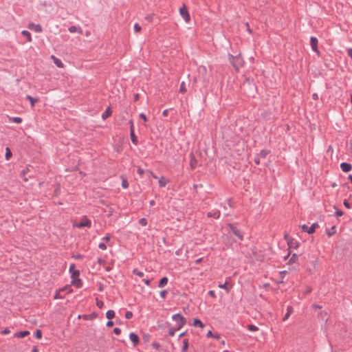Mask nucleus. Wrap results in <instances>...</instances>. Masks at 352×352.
<instances>
[{
    "label": "nucleus",
    "mask_w": 352,
    "mask_h": 352,
    "mask_svg": "<svg viewBox=\"0 0 352 352\" xmlns=\"http://www.w3.org/2000/svg\"><path fill=\"white\" fill-rule=\"evenodd\" d=\"M140 118H142L144 120V122H145L147 121L146 116L144 113H140Z\"/></svg>",
    "instance_id": "nucleus-49"
},
{
    "label": "nucleus",
    "mask_w": 352,
    "mask_h": 352,
    "mask_svg": "<svg viewBox=\"0 0 352 352\" xmlns=\"http://www.w3.org/2000/svg\"><path fill=\"white\" fill-rule=\"evenodd\" d=\"M111 238V236L109 234H106L104 237H103V240L106 242H109L110 241Z\"/></svg>",
    "instance_id": "nucleus-42"
},
{
    "label": "nucleus",
    "mask_w": 352,
    "mask_h": 352,
    "mask_svg": "<svg viewBox=\"0 0 352 352\" xmlns=\"http://www.w3.org/2000/svg\"><path fill=\"white\" fill-rule=\"evenodd\" d=\"M336 232V228L335 226H332L329 230L327 231V234L329 236H331L332 235L335 234Z\"/></svg>",
    "instance_id": "nucleus-20"
},
{
    "label": "nucleus",
    "mask_w": 352,
    "mask_h": 352,
    "mask_svg": "<svg viewBox=\"0 0 352 352\" xmlns=\"http://www.w3.org/2000/svg\"><path fill=\"white\" fill-rule=\"evenodd\" d=\"M148 173L149 174H151V175L153 176V177L154 179H159V178L157 177V175H155V174H153V173L152 171L148 170Z\"/></svg>",
    "instance_id": "nucleus-58"
},
{
    "label": "nucleus",
    "mask_w": 352,
    "mask_h": 352,
    "mask_svg": "<svg viewBox=\"0 0 352 352\" xmlns=\"http://www.w3.org/2000/svg\"><path fill=\"white\" fill-rule=\"evenodd\" d=\"M168 283V278L166 277H163L160 283H159V287H164L166 284Z\"/></svg>",
    "instance_id": "nucleus-19"
},
{
    "label": "nucleus",
    "mask_w": 352,
    "mask_h": 352,
    "mask_svg": "<svg viewBox=\"0 0 352 352\" xmlns=\"http://www.w3.org/2000/svg\"><path fill=\"white\" fill-rule=\"evenodd\" d=\"M122 186L123 188L126 189L129 187V183L126 178L122 177Z\"/></svg>",
    "instance_id": "nucleus-26"
},
{
    "label": "nucleus",
    "mask_w": 352,
    "mask_h": 352,
    "mask_svg": "<svg viewBox=\"0 0 352 352\" xmlns=\"http://www.w3.org/2000/svg\"><path fill=\"white\" fill-rule=\"evenodd\" d=\"M208 217H214L215 219H218V218H219V217H220V212H215L214 213V214H212H212L210 212V213H208Z\"/></svg>",
    "instance_id": "nucleus-36"
},
{
    "label": "nucleus",
    "mask_w": 352,
    "mask_h": 352,
    "mask_svg": "<svg viewBox=\"0 0 352 352\" xmlns=\"http://www.w3.org/2000/svg\"><path fill=\"white\" fill-rule=\"evenodd\" d=\"M193 325L195 327L198 326L201 329H203L204 327V324H203V322L198 318L194 319Z\"/></svg>",
    "instance_id": "nucleus-17"
},
{
    "label": "nucleus",
    "mask_w": 352,
    "mask_h": 352,
    "mask_svg": "<svg viewBox=\"0 0 352 352\" xmlns=\"http://www.w3.org/2000/svg\"><path fill=\"white\" fill-rule=\"evenodd\" d=\"M21 34L27 38L28 42L32 41V36H31V34L28 31L23 30L21 32Z\"/></svg>",
    "instance_id": "nucleus-16"
},
{
    "label": "nucleus",
    "mask_w": 352,
    "mask_h": 352,
    "mask_svg": "<svg viewBox=\"0 0 352 352\" xmlns=\"http://www.w3.org/2000/svg\"><path fill=\"white\" fill-rule=\"evenodd\" d=\"M138 174H140V175H142L144 173V170L143 169H142L141 168H139L138 169Z\"/></svg>",
    "instance_id": "nucleus-57"
},
{
    "label": "nucleus",
    "mask_w": 352,
    "mask_h": 352,
    "mask_svg": "<svg viewBox=\"0 0 352 352\" xmlns=\"http://www.w3.org/2000/svg\"><path fill=\"white\" fill-rule=\"evenodd\" d=\"M112 113V111L111 107H107L105 111L102 114V118L103 120H106L107 118H109Z\"/></svg>",
    "instance_id": "nucleus-15"
},
{
    "label": "nucleus",
    "mask_w": 352,
    "mask_h": 352,
    "mask_svg": "<svg viewBox=\"0 0 352 352\" xmlns=\"http://www.w3.org/2000/svg\"><path fill=\"white\" fill-rule=\"evenodd\" d=\"M91 225V221L88 219L86 217H83L79 223H74V226L76 228H83L87 227L90 228Z\"/></svg>",
    "instance_id": "nucleus-4"
},
{
    "label": "nucleus",
    "mask_w": 352,
    "mask_h": 352,
    "mask_svg": "<svg viewBox=\"0 0 352 352\" xmlns=\"http://www.w3.org/2000/svg\"><path fill=\"white\" fill-rule=\"evenodd\" d=\"M312 98H313L314 100H318V95L317 94H316V93H315V94H314L312 95Z\"/></svg>",
    "instance_id": "nucleus-62"
},
{
    "label": "nucleus",
    "mask_w": 352,
    "mask_h": 352,
    "mask_svg": "<svg viewBox=\"0 0 352 352\" xmlns=\"http://www.w3.org/2000/svg\"><path fill=\"white\" fill-rule=\"evenodd\" d=\"M336 214L338 216H339V217H341V216H342L343 212L342 211H340V210H338V211L336 212Z\"/></svg>",
    "instance_id": "nucleus-64"
},
{
    "label": "nucleus",
    "mask_w": 352,
    "mask_h": 352,
    "mask_svg": "<svg viewBox=\"0 0 352 352\" xmlns=\"http://www.w3.org/2000/svg\"><path fill=\"white\" fill-rule=\"evenodd\" d=\"M268 153H269V152L267 151H265V150L261 151L259 153V157H261L262 158H265L267 155Z\"/></svg>",
    "instance_id": "nucleus-34"
},
{
    "label": "nucleus",
    "mask_w": 352,
    "mask_h": 352,
    "mask_svg": "<svg viewBox=\"0 0 352 352\" xmlns=\"http://www.w3.org/2000/svg\"><path fill=\"white\" fill-rule=\"evenodd\" d=\"M74 267H75L74 264H72V265H70V267H69V272H73L74 270H76L74 269Z\"/></svg>",
    "instance_id": "nucleus-61"
},
{
    "label": "nucleus",
    "mask_w": 352,
    "mask_h": 352,
    "mask_svg": "<svg viewBox=\"0 0 352 352\" xmlns=\"http://www.w3.org/2000/svg\"><path fill=\"white\" fill-rule=\"evenodd\" d=\"M98 247L102 250H105L107 249V245L104 243H99Z\"/></svg>",
    "instance_id": "nucleus-44"
},
{
    "label": "nucleus",
    "mask_w": 352,
    "mask_h": 352,
    "mask_svg": "<svg viewBox=\"0 0 352 352\" xmlns=\"http://www.w3.org/2000/svg\"><path fill=\"white\" fill-rule=\"evenodd\" d=\"M179 14L186 23L190 22V16L189 12L187 10V8H186V5H183L179 8Z\"/></svg>",
    "instance_id": "nucleus-3"
},
{
    "label": "nucleus",
    "mask_w": 352,
    "mask_h": 352,
    "mask_svg": "<svg viewBox=\"0 0 352 352\" xmlns=\"http://www.w3.org/2000/svg\"><path fill=\"white\" fill-rule=\"evenodd\" d=\"M229 60L236 70H238L243 65V60H242L240 55L234 56L230 54Z\"/></svg>",
    "instance_id": "nucleus-1"
},
{
    "label": "nucleus",
    "mask_w": 352,
    "mask_h": 352,
    "mask_svg": "<svg viewBox=\"0 0 352 352\" xmlns=\"http://www.w3.org/2000/svg\"><path fill=\"white\" fill-rule=\"evenodd\" d=\"M69 31L71 33L78 32L80 34H82V30L79 26L72 25L69 28Z\"/></svg>",
    "instance_id": "nucleus-10"
},
{
    "label": "nucleus",
    "mask_w": 352,
    "mask_h": 352,
    "mask_svg": "<svg viewBox=\"0 0 352 352\" xmlns=\"http://www.w3.org/2000/svg\"><path fill=\"white\" fill-rule=\"evenodd\" d=\"M71 283L72 285L75 286L77 288H80L82 287L81 280L78 278V277L76 278H72Z\"/></svg>",
    "instance_id": "nucleus-13"
},
{
    "label": "nucleus",
    "mask_w": 352,
    "mask_h": 352,
    "mask_svg": "<svg viewBox=\"0 0 352 352\" xmlns=\"http://www.w3.org/2000/svg\"><path fill=\"white\" fill-rule=\"evenodd\" d=\"M179 92L182 94H184L186 92V84L184 82H182L180 85Z\"/></svg>",
    "instance_id": "nucleus-27"
},
{
    "label": "nucleus",
    "mask_w": 352,
    "mask_h": 352,
    "mask_svg": "<svg viewBox=\"0 0 352 352\" xmlns=\"http://www.w3.org/2000/svg\"><path fill=\"white\" fill-rule=\"evenodd\" d=\"M248 329L250 331H256L258 330V328L256 326L254 325V324H249L248 326Z\"/></svg>",
    "instance_id": "nucleus-31"
},
{
    "label": "nucleus",
    "mask_w": 352,
    "mask_h": 352,
    "mask_svg": "<svg viewBox=\"0 0 352 352\" xmlns=\"http://www.w3.org/2000/svg\"><path fill=\"white\" fill-rule=\"evenodd\" d=\"M61 289H58V291H56L55 295H54V299H62L64 298V296L61 294Z\"/></svg>",
    "instance_id": "nucleus-24"
},
{
    "label": "nucleus",
    "mask_w": 352,
    "mask_h": 352,
    "mask_svg": "<svg viewBox=\"0 0 352 352\" xmlns=\"http://www.w3.org/2000/svg\"><path fill=\"white\" fill-rule=\"evenodd\" d=\"M167 291L166 290H162L160 292V296L162 298H165V297L166 296V294H167Z\"/></svg>",
    "instance_id": "nucleus-46"
},
{
    "label": "nucleus",
    "mask_w": 352,
    "mask_h": 352,
    "mask_svg": "<svg viewBox=\"0 0 352 352\" xmlns=\"http://www.w3.org/2000/svg\"><path fill=\"white\" fill-rule=\"evenodd\" d=\"M35 336L38 339H41L42 338V333L40 330H37L35 333Z\"/></svg>",
    "instance_id": "nucleus-39"
},
{
    "label": "nucleus",
    "mask_w": 352,
    "mask_h": 352,
    "mask_svg": "<svg viewBox=\"0 0 352 352\" xmlns=\"http://www.w3.org/2000/svg\"><path fill=\"white\" fill-rule=\"evenodd\" d=\"M134 30L135 32H138L141 30V27L139 24L135 23L134 25Z\"/></svg>",
    "instance_id": "nucleus-45"
},
{
    "label": "nucleus",
    "mask_w": 352,
    "mask_h": 352,
    "mask_svg": "<svg viewBox=\"0 0 352 352\" xmlns=\"http://www.w3.org/2000/svg\"><path fill=\"white\" fill-rule=\"evenodd\" d=\"M129 122H130V133H131V131H134L133 122L132 120H131Z\"/></svg>",
    "instance_id": "nucleus-53"
},
{
    "label": "nucleus",
    "mask_w": 352,
    "mask_h": 352,
    "mask_svg": "<svg viewBox=\"0 0 352 352\" xmlns=\"http://www.w3.org/2000/svg\"><path fill=\"white\" fill-rule=\"evenodd\" d=\"M26 98L30 102L32 107H34L35 102L38 100V99H35L30 96H27Z\"/></svg>",
    "instance_id": "nucleus-21"
},
{
    "label": "nucleus",
    "mask_w": 352,
    "mask_h": 352,
    "mask_svg": "<svg viewBox=\"0 0 352 352\" xmlns=\"http://www.w3.org/2000/svg\"><path fill=\"white\" fill-rule=\"evenodd\" d=\"M51 59L54 61V64L58 67V68H63L64 64L61 61L60 59L58 58L54 55H52L50 56Z\"/></svg>",
    "instance_id": "nucleus-7"
},
{
    "label": "nucleus",
    "mask_w": 352,
    "mask_h": 352,
    "mask_svg": "<svg viewBox=\"0 0 352 352\" xmlns=\"http://www.w3.org/2000/svg\"><path fill=\"white\" fill-rule=\"evenodd\" d=\"M30 334V331H19L14 333V337L23 338Z\"/></svg>",
    "instance_id": "nucleus-14"
},
{
    "label": "nucleus",
    "mask_w": 352,
    "mask_h": 352,
    "mask_svg": "<svg viewBox=\"0 0 352 352\" xmlns=\"http://www.w3.org/2000/svg\"><path fill=\"white\" fill-rule=\"evenodd\" d=\"M301 228H302V231L306 232H307V233H308V228H309V227H308L307 226H306V225H302V226H301Z\"/></svg>",
    "instance_id": "nucleus-50"
},
{
    "label": "nucleus",
    "mask_w": 352,
    "mask_h": 352,
    "mask_svg": "<svg viewBox=\"0 0 352 352\" xmlns=\"http://www.w3.org/2000/svg\"><path fill=\"white\" fill-rule=\"evenodd\" d=\"M152 346H153V348H155V349H160V344H158V343H157V342H153V343L152 344Z\"/></svg>",
    "instance_id": "nucleus-51"
},
{
    "label": "nucleus",
    "mask_w": 352,
    "mask_h": 352,
    "mask_svg": "<svg viewBox=\"0 0 352 352\" xmlns=\"http://www.w3.org/2000/svg\"><path fill=\"white\" fill-rule=\"evenodd\" d=\"M287 272L286 271H282L280 272V277L281 278H283L286 274Z\"/></svg>",
    "instance_id": "nucleus-59"
},
{
    "label": "nucleus",
    "mask_w": 352,
    "mask_h": 352,
    "mask_svg": "<svg viewBox=\"0 0 352 352\" xmlns=\"http://www.w3.org/2000/svg\"><path fill=\"white\" fill-rule=\"evenodd\" d=\"M292 311H293L292 307L291 306H289L287 307V312L283 318V320H286L289 317V316L291 315Z\"/></svg>",
    "instance_id": "nucleus-22"
},
{
    "label": "nucleus",
    "mask_w": 352,
    "mask_h": 352,
    "mask_svg": "<svg viewBox=\"0 0 352 352\" xmlns=\"http://www.w3.org/2000/svg\"><path fill=\"white\" fill-rule=\"evenodd\" d=\"M130 135H131L132 142L134 144H138V138L135 136L134 131H131V133H130Z\"/></svg>",
    "instance_id": "nucleus-25"
},
{
    "label": "nucleus",
    "mask_w": 352,
    "mask_h": 352,
    "mask_svg": "<svg viewBox=\"0 0 352 352\" xmlns=\"http://www.w3.org/2000/svg\"><path fill=\"white\" fill-rule=\"evenodd\" d=\"M188 342L187 340H184V345L182 347V351L186 352L188 350Z\"/></svg>",
    "instance_id": "nucleus-33"
},
{
    "label": "nucleus",
    "mask_w": 352,
    "mask_h": 352,
    "mask_svg": "<svg viewBox=\"0 0 352 352\" xmlns=\"http://www.w3.org/2000/svg\"><path fill=\"white\" fill-rule=\"evenodd\" d=\"M61 291H67L68 293H71L72 292V289H70V287L69 286H65L63 288L60 289Z\"/></svg>",
    "instance_id": "nucleus-41"
},
{
    "label": "nucleus",
    "mask_w": 352,
    "mask_h": 352,
    "mask_svg": "<svg viewBox=\"0 0 352 352\" xmlns=\"http://www.w3.org/2000/svg\"><path fill=\"white\" fill-rule=\"evenodd\" d=\"M172 318L177 322V329H180L186 322V318L179 314L173 315Z\"/></svg>",
    "instance_id": "nucleus-2"
},
{
    "label": "nucleus",
    "mask_w": 352,
    "mask_h": 352,
    "mask_svg": "<svg viewBox=\"0 0 352 352\" xmlns=\"http://www.w3.org/2000/svg\"><path fill=\"white\" fill-rule=\"evenodd\" d=\"M227 282L224 283L223 284H220L219 285V287L221 289H224L227 292H229V289L227 287Z\"/></svg>",
    "instance_id": "nucleus-35"
},
{
    "label": "nucleus",
    "mask_w": 352,
    "mask_h": 352,
    "mask_svg": "<svg viewBox=\"0 0 352 352\" xmlns=\"http://www.w3.org/2000/svg\"><path fill=\"white\" fill-rule=\"evenodd\" d=\"M129 338L134 346H137L139 344V338L135 333H131L129 335Z\"/></svg>",
    "instance_id": "nucleus-8"
},
{
    "label": "nucleus",
    "mask_w": 352,
    "mask_h": 352,
    "mask_svg": "<svg viewBox=\"0 0 352 352\" xmlns=\"http://www.w3.org/2000/svg\"><path fill=\"white\" fill-rule=\"evenodd\" d=\"M344 205L346 208H348V209L351 208V205L347 201H344Z\"/></svg>",
    "instance_id": "nucleus-56"
},
{
    "label": "nucleus",
    "mask_w": 352,
    "mask_h": 352,
    "mask_svg": "<svg viewBox=\"0 0 352 352\" xmlns=\"http://www.w3.org/2000/svg\"><path fill=\"white\" fill-rule=\"evenodd\" d=\"M139 223L142 226H146L147 225V220L144 218H142L140 219Z\"/></svg>",
    "instance_id": "nucleus-37"
},
{
    "label": "nucleus",
    "mask_w": 352,
    "mask_h": 352,
    "mask_svg": "<svg viewBox=\"0 0 352 352\" xmlns=\"http://www.w3.org/2000/svg\"><path fill=\"white\" fill-rule=\"evenodd\" d=\"M175 329H173V328H170L168 331V334L170 336H174L175 333Z\"/></svg>",
    "instance_id": "nucleus-47"
},
{
    "label": "nucleus",
    "mask_w": 352,
    "mask_h": 352,
    "mask_svg": "<svg viewBox=\"0 0 352 352\" xmlns=\"http://www.w3.org/2000/svg\"><path fill=\"white\" fill-rule=\"evenodd\" d=\"M113 325V322L112 321H108V322H107V326L108 327H111Z\"/></svg>",
    "instance_id": "nucleus-60"
},
{
    "label": "nucleus",
    "mask_w": 352,
    "mask_h": 352,
    "mask_svg": "<svg viewBox=\"0 0 352 352\" xmlns=\"http://www.w3.org/2000/svg\"><path fill=\"white\" fill-rule=\"evenodd\" d=\"M9 119L10 121L17 124H19L22 122V119L20 117L10 118Z\"/></svg>",
    "instance_id": "nucleus-29"
},
{
    "label": "nucleus",
    "mask_w": 352,
    "mask_h": 352,
    "mask_svg": "<svg viewBox=\"0 0 352 352\" xmlns=\"http://www.w3.org/2000/svg\"><path fill=\"white\" fill-rule=\"evenodd\" d=\"M207 337H208V338H214L216 339H219L220 336H219V334H217V333L213 334L211 331H209L208 332V333H207Z\"/></svg>",
    "instance_id": "nucleus-30"
},
{
    "label": "nucleus",
    "mask_w": 352,
    "mask_h": 352,
    "mask_svg": "<svg viewBox=\"0 0 352 352\" xmlns=\"http://www.w3.org/2000/svg\"><path fill=\"white\" fill-rule=\"evenodd\" d=\"M113 332L116 334V335H119L120 333H121V330L119 328H115L113 329Z\"/></svg>",
    "instance_id": "nucleus-54"
},
{
    "label": "nucleus",
    "mask_w": 352,
    "mask_h": 352,
    "mask_svg": "<svg viewBox=\"0 0 352 352\" xmlns=\"http://www.w3.org/2000/svg\"><path fill=\"white\" fill-rule=\"evenodd\" d=\"M125 317L127 319H130L133 317V313L131 311H126L125 314Z\"/></svg>",
    "instance_id": "nucleus-40"
},
{
    "label": "nucleus",
    "mask_w": 352,
    "mask_h": 352,
    "mask_svg": "<svg viewBox=\"0 0 352 352\" xmlns=\"http://www.w3.org/2000/svg\"><path fill=\"white\" fill-rule=\"evenodd\" d=\"M6 155H5V158L6 160H9L10 159V157H12V152L10 151V149L7 147L6 148Z\"/></svg>",
    "instance_id": "nucleus-23"
},
{
    "label": "nucleus",
    "mask_w": 352,
    "mask_h": 352,
    "mask_svg": "<svg viewBox=\"0 0 352 352\" xmlns=\"http://www.w3.org/2000/svg\"><path fill=\"white\" fill-rule=\"evenodd\" d=\"M340 168L343 172L347 173L351 170L352 166L346 162H342L340 164Z\"/></svg>",
    "instance_id": "nucleus-9"
},
{
    "label": "nucleus",
    "mask_w": 352,
    "mask_h": 352,
    "mask_svg": "<svg viewBox=\"0 0 352 352\" xmlns=\"http://www.w3.org/2000/svg\"><path fill=\"white\" fill-rule=\"evenodd\" d=\"M208 294H209L212 298H214L216 297V296H215V293H214V291H212V290L209 291V292H208Z\"/></svg>",
    "instance_id": "nucleus-55"
},
{
    "label": "nucleus",
    "mask_w": 352,
    "mask_h": 352,
    "mask_svg": "<svg viewBox=\"0 0 352 352\" xmlns=\"http://www.w3.org/2000/svg\"><path fill=\"white\" fill-rule=\"evenodd\" d=\"M3 335H6V334H9L10 333V331L9 329L8 328H6L5 329H3V331H1V332Z\"/></svg>",
    "instance_id": "nucleus-48"
},
{
    "label": "nucleus",
    "mask_w": 352,
    "mask_h": 352,
    "mask_svg": "<svg viewBox=\"0 0 352 352\" xmlns=\"http://www.w3.org/2000/svg\"><path fill=\"white\" fill-rule=\"evenodd\" d=\"M318 228V223H313L311 227H309L308 233L309 234L314 233L316 231V228Z\"/></svg>",
    "instance_id": "nucleus-18"
},
{
    "label": "nucleus",
    "mask_w": 352,
    "mask_h": 352,
    "mask_svg": "<svg viewBox=\"0 0 352 352\" xmlns=\"http://www.w3.org/2000/svg\"><path fill=\"white\" fill-rule=\"evenodd\" d=\"M168 109H165V110H164V111H163V112H162V115H163L164 116H168Z\"/></svg>",
    "instance_id": "nucleus-63"
},
{
    "label": "nucleus",
    "mask_w": 352,
    "mask_h": 352,
    "mask_svg": "<svg viewBox=\"0 0 352 352\" xmlns=\"http://www.w3.org/2000/svg\"><path fill=\"white\" fill-rule=\"evenodd\" d=\"M96 305H97L98 307L101 309L103 307V305H104V302L102 301H101V300H97Z\"/></svg>",
    "instance_id": "nucleus-43"
},
{
    "label": "nucleus",
    "mask_w": 352,
    "mask_h": 352,
    "mask_svg": "<svg viewBox=\"0 0 352 352\" xmlns=\"http://www.w3.org/2000/svg\"><path fill=\"white\" fill-rule=\"evenodd\" d=\"M228 227L232 231V232L239 238L240 240H243V236L236 228H234L232 224H229Z\"/></svg>",
    "instance_id": "nucleus-11"
},
{
    "label": "nucleus",
    "mask_w": 352,
    "mask_h": 352,
    "mask_svg": "<svg viewBox=\"0 0 352 352\" xmlns=\"http://www.w3.org/2000/svg\"><path fill=\"white\" fill-rule=\"evenodd\" d=\"M347 54H348V56L352 60V48H349V49L347 50Z\"/></svg>",
    "instance_id": "nucleus-52"
},
{
    "label": "nucleus",
    "mask_w": 352,
    "mask_h": 352,
    "mask_svg": "<svg viewBox=\"0 0 352 352\" xmlns=\"http://www.w3.org/2000/svg\"><path fill=\"white\" fill-rule=\"evenodd\" d=\"M133 274L138 275L140 277H142L144 276V273L142 272L138 271V270H133Z\"/></svg>",
    "instance_id": "nucleus-38"
},
{
    "label": "nucleus",
    "mask_w": 352,
    "mask_h": 352,
    "mask_svg": "<svg viewBox=\"0 0 352 352\" xmlns=\"http://www.w3.org/2000/svg\"><path fill=\"white\" fill-rule=\"evenodd\" d=\"M28 28L30 30L35 31L36 32H42V27L39 24H34L33 23H31L28 25Z\"/></svg>",
    "instance_id": "nucleus-6"
},
{
    "label": "nucleus",
    "mask_w": 352,
    "mask_h": 352,
    "mask_svg": "<svg viewBox=\"0 0 352 352\" xmlns=\"http://www.w3.org/2000/svg\"><path fill=\"white\" fill-rule=\"evenodd\" d=\"M106 316L108 319H111L115 316V312L113 310H109Z\"/></svg>",
    "instance_id": "nucleus-28"
},
{
    "label": "nucleus",
    "mask_w": 352,
    "mask_h": 352,
    "mask_svg": "<svg viewBox=\"0 0 352 352\" xmlns=\"http://www.w3.org/2000/svg\"><path fill=\"white\" fill-rule=\"evenodd\" d=\"M72 273V276H71V278H78L79 276V274H80V272L78 270H74L73 272H71Z\"/></svg>",
    "instance_id": "nucleus-32"
},
{
    "label": "nucleus",
    "mask_w": 352,
    "mask_h": 352,
    "mask_svg": "<svg viewBox=\"0 0 352 352\" xmlns=\"http://www.w3.org/2000/svg\"><path fill=\"white\" fill-rule=\"evenodd\" d=\"M310 44L312 50L317 54H319V51L318 50V40L316 37L311 38Z\"/></svg>",
    "instance_id": "nucleus-5"
},
{
    "label": "nucleus",
    "mask_w": 352,
    "mask_h": 352,
    "mask_svg": "<svg viewBox=\"0 0 352 352\" xmlns=\"http://www.w3.org/2000/svg\"><path fill=\"white\" fill-rule=\"evenodd\" d=\"M158 183L160 187H165L169 183V179L162 176L159 178Z\"/></svg>",
    "instance_id": "nucleus-12"
}]
</instances>
